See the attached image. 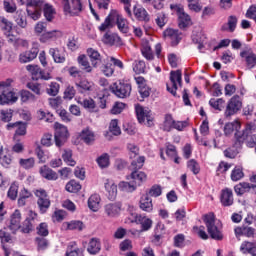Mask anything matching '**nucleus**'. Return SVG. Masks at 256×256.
Listing matches in <instances>:
<instances>
[{
    "label": "nucleus",
    "mask_w": 256,
    "mask_h": 256,
    "mask_svg": "<svg viewBox=\"0 0 256 256\" xmlns=\"http://www.w3.org/2000/svg\"><path fill=\"white\" fill-rule=\"evenodd\" d=\"M235 147H241L243 143H247V147L253 148L256 145V124L250 122L242 132H235Z\"/></svg>",
    "instance_id": "f257e3e1"
},
{
    "label": "nucleus",
    "mask_w": 256,
    "mask_h": 256,
    "mask_svg": "<svg viewBox=\"0 0 256 256\" xmlns=\"http://www.w3.org/2000/svg\"><path fill=\"white\" fill-rule=\"evenodd\" d=\"M204 223L211 239L223 241V225L220 221L215 220V214L209 213L204 215Z\"/></svg>",
    "instance_id": "f03ea898"
},
{
    "label": "nucleus",
    "mask_w": 256,
    "mask_h": 256,
    "mask_svg": "<svg viewBox=\"0 0 256 256\" xmlns=\"http://www.w3.org/2000/svg\"><path fill=\"white\" fill-rule=\"evenodd\" d=\"M11 83H13V80L11 79L0 82V105H9V103H16L17 99H19L17 97V94L13 91Z\"/></svg>",
    "instance_id": "7ed1b4c3"
},
{
    "label": "nucleus",
    "mask_w": 256,
    "mask_h": 256,
    "mask_svg": "<svg viewBox=\"0 0 256 256\" xmlns=\"http://www.w3.org/2000/svg\"><path fill=\"white\" fill-rule=\"evenodd\" d=\"M110 91L113 93V95L118 97V99H127L131 97L133 86H131V83L125 80H120L110 86Z\"/></svg>",
    "instance_id": "20e7f679"
},
{
    "label": "nucleus",
    "mask_w": 256,
    "mask_h": 256,
    "mask_svg": "<svg viewBox=\"0 0 256 256\" xmlns=\"http://www.w3.org/2000/svg\"><path fill=\"white\" fill-rule=\"evenodd\" d=\"M43 10V0H28L26 3L27 16L33 21H39L41 19V13Z\"/></svg>",
    "instance_id": "39448f33"
},
{
    "label": "nucleus",
    "mask_w": 256,
    "mask_h": 256,
    "mask_svg": "<svg viewBox=\"0 0 256 256\" xmlns=\"http://www.w3.org/2000/svg\"><path fill=\"white\" fill-rule=\"evenodd\" d=\"M243 109V100H241V96L234 95L228 102L224 111V117L229 119L233 117V115H237L239 111Z\"/></svg>",
    "instance_id": "423d86ee"
},
{
    "label": "nucleus",
    "mask_w": 256,
    "mask_h": 256,
    "mask_svg": "<svg viewBox=\"0 0 256 256\" xmlns=\"http://www.w3.org/2000/svg\"><path fill=\"white\" fill-rule=\"evenodd\" d=\"M54 129H55V145L56 147H63L65 145V141H67L69 137V130L66 128L65 125L56 122L54 124Z\"/></svg>",
    "instance_id": "0eeeda50"
},
{
    "label": "nucleus",
    "mask_w": 256,
    "mask_h": 256,
    "mask_svg": "<svg viewBox=\"0 0 256 256\" xmlns=\"http://www.w3.org/2000/svg\"><path fill=\"white\" fill-rule=\"evenodd\" d=\"M183 83L181 70L171 71L170 72V83L167 84V91L171 93L174 97L177 96L178 85L181 87Z\"/></svg>",
    "instance_id": "6e6552de"
},
{
    "label": "nucleus",
    "mask_w": 256,
    "mask_h": 256,
    "mask_svg": "<svg viewBox=\"0 0 256 256\" xmlns=\"http://www.w3.org/2000/svg\"><path fill=\"white\" fill-rule=\"evenodd\" d=\"M26 69L29 71V73H31L33 81H39V79L49 81L50 79H53L51 73L45 72L37 65H28L26 66Z\"/></svg>",
    "instance_id": "1a4fd4ad"
},
{
    "label": "nucleus",
    "mask_w": 256,
    "mask_h": 256,
    "mask_svg": "<svg viewBox=\"0 0 256 256\" xmlns=\"http://www.w3.org/2000/svg\"><path fill=\"white\" fill-rule=\"evenodd\" d=\"M37 200V205L40 209V213H47V210L51 207V200L49 199V195L43 189L36 190L35 192Z\"/></svg>",
    "instance_id": "9d476101"
},
{
    "label": "nucleus",
    "mask_w": 256,
    "mask_h": 256,
    "mask_svg": "<svg viewBox=\"0 0 256 256\" xmlns=\"http://www.w3.org/2000/svg\"><path fill=\"white\" fill-rule=\"evenodd\" d=\"M64 5L65 13H69L72 16H77L81 11H83V3L81 0H71V4L69 0H62Z\"/></svg>",
    "instance_id": "9b49d317"
},
{
    "label": "nucleus",
    "mask_w": 256,
    "mask_h": 256,
    "mask_svg": "<svg viewBox=\"0 0 256 256\" xmlns=\"http://www.w3.org/2000/svg\"><path fill=\"white\" fill-rule=\"evenodd\" d=\"M37 55H39V43H33L30 50L19 55V61L20 63H31V61L37 59Z\"/></svg>",
    "instance_id": "f8f14e48"
},
{
    "label": "nucleus",
    "mask_w": 256,
    "mask_h": 256,
    "mask_svg": "<svg viewBox=\"0 0 256 256\" xmlns=\"http://www.w3.org/2000/svg\"><path fill=\"white\" fill-rule=\"evenodd\" d=\"M176 13L178 15V25L180 29H187L192 22H191V16L189 14L185 13V10L181 6L176 7Z\"/></svg>",
    "instance_id": "ddd939ff"
},
{
    "label": "nucleus",
    "mask_w": 256,
    "mask_h": 256,
    "mask_svg": "<svg viewBox=\"0 0 256 256\" xmlns=\"http://www.w3.org/2000/svg\"><path fill=\"white\" fill-rule=\"evenodd\" d=\"M163 35L165 39H168L171 42L172 47H177L179 43H181V33H179V30L167 28Z\"/></svg>",
    "instance_id": "4468645a"
},
{
    "label": "nucleus",
    "mask_w": 256,
    "mask_h": 256,
    "mask_svg": "<svg viewBox=\"0 0 256 256\" xmlns=\"http://www.w3.org/2000/svg\"><path fill=\"white\" fill-rule=\"evenodd\" d=\"M136 117L139 123H145L147 121V125L151 127L153 125V120H151V114L148 110H145L142 106H136Z\"/></svg>",
    "instance_id": "2eb2a0df"
},
{
    "label": "nucleus",
    "mask_w": 256,
    "mask_h": 256,
    "mask_svg": "<svg viewBox=\"0 0 256 256\" xmlns=\"http://www.w3.org/2000/svg\"><path fill=\"white\" fill-rule=\"evenodd\" d=\"M48 53L52 56L54 63H65L67 60L64 48H50Z\"/></svg>",
    "instance_id": "dca6fc26"
},
{
    "label": "nucleus",
    "mask_w": 256,
    "mask_h": 256,
    "mask_svg": "<svg viewBox=\"0 0 256 256\" xmlns=\"http://www.w3.org/2000/svg\"><path fill=\"white\" fill-rule=\"evenodd\" d=\"M133 15L137 21H142L144 23H149L151 17L149 12L143 6H133Z\"/></svg>",
    "instance_id": "f3484780"
},
{
    "label": "nucleus",
    "mask_w": 256,
    "mask_h": 256,
    "mask_svg": "<svg viewBox=\"0 0 256 256\" xmlns=\"http://www.w3.org/2000/svg\"><path fill=\"white\" fill-rule=\"evenodd\" d=\"M240 57H242V59H245L248 69H253V67H255L256 54L253 53V50L251 48H246L245 50L240 52Z\"/></svg>",
    "instance_id": "a211bd4d"
},
{
    "label": "nucleus",
    "mask_w": 256,
    "mask_h": 256,
    "mask_svg": "<svg viewBox=\"0 0 256 256\" xmlns=\"http://www.w3.org/2000/svg\"><path fill=\"white\" fill-rule=\"evenodd\" d=\"M114 21L121 33H129V21L123 17L119 12L114 10Z\"/></svg>",
    "instance_id": "6ab92c4d"
},
{
    "label": "nucleus",
    "mask_w": 256,
    "mask_h": 256,
    "mask_svg": "<svg viewBox=\"0 0 256 256\" xmlns=\"http://www.w3.org/2000/svg\"><path fill=\"white\" fill-rule=\"evenodd\" d=\"M135 223H137V225H141V233L149 231V229L153 227V220L143 215H136Z\"/></svg>",
    "instance_id": "aec40b11"
},
{
    "label": "nucleus",
    "mask_w": 256,
    "mask_h": 256,
    "mask_svg": "<svg viewBox=\"0 0 256 256\" xmlns=\"http://www.w3.org/2000/svg\"><path fill=\"white\" fill-rule=\"evenodd\" d=\"M220 202L223 207H231L234 202L233 190L226 188L221 191Z\"/></svg>",
    "instance_id": "412c9836"
},
{
    "label": "nucleus",
    "mask_w": 256,
    "mask_h": 256,
    "mask_svg": "<svg viewBox=\"0 0 256 256\" xmlns=\"http://www.w3.org/2000/svg\"><path fill=\"white\" fill-rule=\"evenodd\" d=\"M20 227H21V211L15 210L10 218L9 229L10 231H12V233H15L19 231Z\"/></svg>",
    "instance_id": "4be33fe9"
},
{
    "label": "nucleus",
    "mask_w": 256,
    "mask_h": 256,
    "mask_svg": "<svg viewBox=\"0 0 256 256\" xmlns=\"http://www.w3.org/2000/svg\"><path fill=\"white\" fill-rule=\"evenodd\" d=\"M39 173L41 177L47 179V181H57V179H59L57 172L53 171V169L49 168L47 165L40 167Z\"/></svg>",
    "instance_id": "5701e85b"
},
{
    "label": "nucleus",
    "mask_w": 256,
    "mask_h": 256,
    "mask_svg": "<svg viewBox=\"0 0 256 256\" xmlns=\"http://www.w3.org/2000/svg\"><path fill=\"white\" fill-rule=\"evenodd\" d=\"M104 187L107 191L108 199L110 201H115L117 198V186L113 180L106 179L104 182Z\"/></svg>",
    "instance_id": "b1692460"
},
{
    "label": "nucleus",
    "mask_w": 256,
    "mask_h": 256,
    "mask_svg": "<svg viewBox=\"0 0 256 256\" xmlns=\"http://www.w3.org/2000/svg\"><path fill=\"white\" fill-rule=\"evenodd\" d=\"M87 55L90 58L92 67L97 68L101 65L102 60H101V54L99 53V51L93 48H88Z\"/></svg>",
    "instance_id": "393cba45"
},
{
    "label": "nucleus",
    "mask_w": 256,
    "mask_h": 256,
    "mask_svg": "<svg viewBox=\"0 0 256 256\" xmlns=\"http://www.w3.org/2000/svg\"><path fill=\"white\" fill-rule=\"evenodd\" d=\"M78 103L79 105L84 107L86 111H89V113H97V111H99V108H97V104L95 103V100H93L92 98L79 100Z\"/></svg>",
    "instance_id": "a878e982"
},
{
    "label": "nucleus",
    "mask_w": 256,
    "mask_h": 256,
    "mask_svg": "<svg viewBox=\"0 0 256 256\" xmlns=\"http://www.w3.org/2000/svg\"><path fill=\"white\" fill-rule=\"evenodd\" d=\"M141 54L147 61H153L155 59V54H153V49H151L149 41L142 42Z\"/></svg>",
    "instance_id": "bb28decb"
},
{
    "label": "nucleus",
    "mask_w": 256,
    "mask_h": 256,
    "mask_svg": "<svg viewBox=\"0 0 256 256\" xmlns=\"http://www.w3.org/2000/svg\"><path fill=\"white\" fill-rule=\"evenodd\" d=\"M15 23L21 29H27V14L23 10H17L14 16Z\"/></svg>",
    "instance_id": "cd10ccee"
},
{
    "label": "nucleus",
    "mask_w": 256,
    "mask_h": 256,
    "mask_svg": "<svg viewBox=\"0 0 256 256\" xmlns=\"http://www.w3.org/2000/svg\"><path fill=\"white\" fill-rule=\"evenodd\" d=\"M63 33L59 30H52V31H48L43 33L40 36V42L41 43H47V41H51L53 39H59V37H62Z\"/></svg>",
    "instance_id": "c85d7f7f"
},
{
    "label": "nucleus",
    "mask_w": 256,
    "mask_h": 256,
    "mask_svg": "<svg viewBox=\"0 0 256 256\" xmlns=\"http://www.w3.org/2000/svg\"><path fill=\"white\" fill-rule=\"evenodd\" d=\"M0 29L5 37H9L11 31H13V22L9 21L5 16H0Z\"/></svg>",
    "instance_id": "c756f323"
},
{
    "label": "nucleus",
    "mask_w": 256,
    "mask_h": 256,
    "mask_svg": "<svg viewBox=\"0 0 256 256\" xmlns=\"http://www.w3.org/2000/svg\"><path fill=\"white\" fill-rule=\"evenodd\" d=\"M35 217H37V213L30 211V218H27L20 228L22 233H31V231H33V221H35Z\"/></svg>",
    "instance_id": "7c9ffc66"
},
{
    "label": "nucleus",
    "mask_w": 256,
    "mask_h": 256,
    "mask_svg": "<svg viewBox=\"0 0 256 256\" xmlns=\"http://www.w3.org/2000/svg\"><path fill=\"white\" fill-rule=\"evenodd\" d=\"M105 213L108 217H117L119 213H121V204L120 203H110L107 204L105 207Z\"/></svg>",
    "instance_id": "2f4dec72"
},
{
    "label": "nucleus",
    "mask_w": 256,
    "mask_h": 256,
    "mask_svg": "<svg viewBox=\"0 0 256 256\" xmlns=\"http://www.w3.org/2000/svg\"><path fill=\"white\" fill-rule=\"evenodd\" d=\"M87 251L90 255H97V253L101 251V241L97 238H91L88 243Z\"/></svg>",
    "instance_id": "473e14b6"
},
{
    "label": "nucleus",
    "mask_w": 256,
    "mask_h": 256,
    "mask_svg": "<svg viewBox=\"0 0 256 256\" xmlns=\"http://www.w3.org/2000/svg\"><path fill=\"white\" fill-rule=\"evenodd\" d=\"M140 209L146 211V213H151L153 211V200L149 195H143L140 199Z\"/></svg>",
    "instance_id": "72a5a7b5"
},
{
    "label": "nucleus",
    "mask_w": 256,
    "mask_h": 256,
    "mask_svg": "<svg viewBox=\"0 0 256 256\" xmlns=\"http://www.w3.org/2000/svg\"><path fill=\"white\" fill-rule=\"evenodd\" d=\"M115 10H112L110 14L105 18L104 22L98 27L99 31H107L113 27V21H115Z\"/></svg>",
    "instance_id": "f704fd0d"
},
{
    "label": "nucleus",
    "mask_w": 256,
    "mask_h": 256,
    "mask_svg": "<svg viewBox=\"0 0 256 256\" xmlns=\"http://www.w3.org/2000/svg\"><path fill=\"white\" fill-rule=\"evenodd\" d=\"M235 234L244 235L245 237H253L255 235V228L244 224L241 227L235 228Z\"/></svg>",
    "instance_id": "c9c22d12"
},
{
    "label": "nucleus",
    "mask_w": 256,
    "mask_h": 256,
    "mask_svg": "<svg viewBox=\"0 0 256 256\" xmlns=\"http://www.w3.org/2000/svg\"><path fill=\"white\" fill-rule=\"evenodd\" d=\"M131 179H133L135 183L134 185H136V187H139V185H141L143 181H147V174H145V172L134 170L131 173Z\"/></svg>",
    "instance_id": "e433bc0d"
},
{
    "label": "nucleus",
    "mask_w": 256,
    "mask_h": 256,
    "mask_svg": "<svg viewBox=\"0 0 256 256\" xmlns=\"http://www.w3.org/2000/svg\"><path fill=\"white\" fill-rule=\"evenodd\" d=\"M16 128V135H26L27 134V126L25 123L16 122V123H9L7 124V129H15Z\"/></svg>",
    "instance_id": "4c0bfd02"
},
{
    "label": "nucleus",
    "mask_w": 256,
    "mask_h": 256,
    "mask_svg": "<svg viewBox=\"0 0 256 256\" xmlns=\"http://www.w3.org/2000/svg\"><path fill=\"white\" fill-rule=\"evenodd\" d=\"M62 159L64 163L68 164L70 167H75L77 162L73 159V150L64 149L62 153Z\"/></svg>",
    "instance_id": "58836bf2"
},
{
    "label": "nucleus",
    "mask_w": 256,
    "mask_h": 256,
    "mask_svg": "<svg viewBox=\"0 0 256 256\" xmlns=\"http://www.w3.org/2000/svg\"><path fill=\"white\" fill-rule=\"evenodd\" d=\"M237 29V17L236 16H229L227 24H224L221 28L222 31H229L233 33Z\"/></svg>",
    "instance_id": "ea45409f"
},
{
    "label": "nucleus",
    "mask_w": 256,
    "mask_h": 256,
    "mask_svg": "<svg viewBox=\"0 0 256 256\" xmlns=\"http://www.w3.org/2000/svg\"><path fill=\"white\" fill-rule=\"evenodd\" d=\"M101 203V197L99 194H93L88 199V207L91 211H99V204Z\"/></svg>",
    "instance_id": "a19ab883"
},
{
    "label": "nucleus",
    "mask_w": 256,
    "mask_h": 256,
    "mask_svg": "<svg viewBox=\"0 0 256 256\" xmlns=\"http://www.w3.org/2000/svg\"><path fill=\"white\" fill-rule=\"evenodd\" d=\"M78 64L85 73H91L93 71V66H91L85 55H80L78 57Z\"/></svg>",
    "instance_id": "79ce46f5"
},
{
    "label": "nucleus",
    "mask_w": 256,
    "mask_h": 256,
    "mask_svg": "<svg viewBox=\"0 0 256 256\" xmlns=\"http://www.w3.org/2000/svg\"><path fill=\"white\" fill-rule=\"evenodd\" d=\"M42 9H44V17L46 20L51 22L53 19H55V8H53L52 5L45 4V2H43Z\"/></svg>",
    "instance_id": "37998d69"
},
{
    "label": "nucleus",
    "mask_w": 256,
    "mask_h": 256,
    "mask_svg": "<svg viewBox=\"0 0 256 256\" xmlns=\"http://www.w3.org/2000/svg\"><path fill=\"white\" fill-rule=\"evenodd\" d=\"M239 129H241V123L239 121H234L231 123H227L224 126V133L225 135H231L233 131L240 132Z\"/></svg>",
    "instance_id": "c03bdc74"
},
{
    "label": "nucleus",
    "mask_w": 256,
    "mask_h": 256,
    "mask_svg": "<svg viewBox=\"0 0 256 256\" xmlns=\"http://www.w3.org/2000/svg\"><path fill=\"white\" fill-rule=\"evenodd\" d=\"M80 137H81L82 141H84V143H86L87 145H89L90 143H93V141H95V134L93 133V131H91L89 129H84L81 132Z\"/></svg>",
    "instance_id": "a18cd8bd"
},
{
    "label": "nucleus",
    "mask_w": 256,
    "mask_h": 256,
    "mask_svg": "<svg viewBox=\"0 0 256 256\" xmlns=\"http://www.w3.org/2000/svg\"><path fill=\"white\" fill-rule=\"evenodd\" d=\"M76 87L80 93H83L84 91H93V82L81 80L80 82H76Z\"/></svg>",
    "instance_id": "49530a36"
},
{
    "label": "nucleus",
    "mask_w": 256,
    "mask_h": 256,
    "mask_svg": "<svg viewBox=\"0 0 256 256\" xmlns=\"http://www.w3.org/2000/svg\"><path fill=\"white\" fill-rule=\"evenodd\" d=\"M147 66L145 65V61L143 60H135L132 64V69L134 73L137 75H141V73H145V69Z\"/></svg>",
    "instance_id": "de8ad7c7"
},
{
    "label": "nucleus",
    "mask_w": 256,
    "mask_h": 256,
    "mask_svg": "<svg viewBox=\"0 0 256 256\" xmlns=\"http://www.w3.org/2000/svg\"><path fill=\"white\" fill-rule=\"evenodd\" d=\"M65 225L70 231H81L82 229H85V225L79 220L66 222Z\"/></svg>",
    "instance_id": "09e8293b"
},
{
    "label": "nucleus",
    "mask_w": 256,
    "mask_h": 256,
    "mask_svg": "<svg viewBox=\"0 0 256 256\" xmlns=\"http://www.w3.org/2000/svg\"><path fill=\"white\" fill-rule=\"evenodd\" d=\"M209 105L212 106L213 109H215L216 111H223L224 107H225V100L223 98H212L209 101Z\"/></svg>",
    "instance_id": "8fccbe9b"
},
{
    "label": "nucleus",
    "mask_w": 256,
    "mask_h": 256,
    "mask_svg": "<svg viewBox=\"0 0 256 256\" xmlns=\"http://www.w3.org/2000/svg\"><path fill=\"white\" fill-rule=\"evenodd\" d=\"M118 189H120V191H123L124 193H133V191L137 189V185L123 181L119 183Z\"/></svg>",
    "instance_id": "3c124183"
},
{
    "label": "nucleus",
    "mask_w": 256,
    "mask_h": 256,
    "mask_svg": "<svg viewBox=\"0 0 256 256\" xmlns=\"http://www.w3.org/2000/svg\"><path fill=\"white\" fill-rule=\"evenodd\" d=\"M97 163L100 169H107L109 167V154L103 153L101 156L97 158Z\"/></svg>",
    "instance_id": "603ef678"
},
{
    "label": "nucleus",
    "mask_w": 256,
    "mask_h": 256,
    "mask_svg": "<svg viewBox=\"0 0 256 256\" xmlns=\"http://www.w3.org/2000/svg\"><path fill=\"white\" fill-rule=\"evenodd\" d=\"M66 191H68V193H77L81 191V184L75 180H71L66 184Z\"/></svg>",
    "instance_id": "864d4df0"
},
{
    "label": "nucleus",
    "mask_w": 256,
    "mask_h": 256,
    "mask_svg": "<svg viewBox=\"0 0 256 256\" xmlns=\"http://www.w3.org/2000/svg\"><path fill=\"white\" fill-rule=\"evenodd\" d=\"M175 125V120H173V116L171 114H167L164 119L163 130L171 131Z\"/></svg>",
    "instance_id": "5fc2aeb1"
},
{
    "label": "nucleus",
    "mask_w": 256,
    "mask_h": 256,
    "mask_svg": "<svg viewBox=\"0 0 256 256\" xmlns=\"http://www.w3.org/2000/svg\"><path fill=\"white\" fill-rule=\"evenodd\" d=\"M144 164H145V156H140L136 160H133L131 162V169L133 171H139V169L143 168Z\"/></svg>",
    "instance_id": "6e6d98bb"
},
{
    "label": "nucleus",
    "mask_w": 256,
    "mask_h": 256,
    "mask_svg": "<svg viewBox=\"0 0 256 256\" xmlns=\"http://www.w3.org/2000/svg\"><path fill=\"white\" fill-rule=\"evenodd\" d=\"M19 163L21 167H23V169H33V167H35V158L33 157L27 158V159L21 158L19 160Z\"/></svg>",
    "instance_id": "4d7b16f0"
},
{
    "label": "nucleus",
    "mask_w": 256,
    "mask_h": 256,
    "mask_svg": "<svg viewBox=\"0 0 256 256\" xmlns=\"http://www.w3.org/2000/svg\"><path fill=\"white\" fill-rule=\"evenodd\" d=\"M59 89H60L59 83L51 82L49 85V88L46 89V92L48 95L55 97V96L59 95Z\"/></svg>",
    "instance_id": "13d9d810"
},
{
    "label": "nucleus",
    "mask_w": 256,
    "mask_h": 256,
    "mask_svg": "<svg viewBox=\"0 0 256 256\" xmlns=\"http://www.w3.org/2000/svg\"><path fill=\"white\" fill-rule=\"evenodd\" d=\"M3 5H4V10L6 11V13L17 12V4H15V2L10 1V0H4Z\"/></svg>",
    "instance_id": "bf43d9fd"
},
{
    "label": "nucleus",
    "mask_w": 256,
    "mask_h": 256,
    "mask_svg": "<svg viewBox=\"0 0 256 256\" xmlns=\"http://www.w3.org/2000/svg\"><path fill=\"white\" fill-rule=\"evenodd\" d=\"M109 131L112 135L118 136L121 135V128L119 127V121L112 120L110 122Z\"/></svg>",
    "instance_id": "052dcab7"
},
{
    "label": "nucleus",
    "mask_w": 256,
    "mask_h": 256,
    "mask_svg": "<svg viewBox=\"0 0 256 256\" xmlns=\"http://www.w3.org/2000/svg\"><path fill=\"white\" fill-rule=\"evenodd\" d=\"M56 113L59 115L61 120L64 121V123H71V115L69 112H67V110L60 108L56 110Z\"/></svg>",
    "instance_id": "680f3d73"
},
{
    "label": "nucleus",
    "mask_w": 256,
    "mask_h": 256,
    "mask_svg": "<svg viewBox=\"0 0 256 256\" xmlns=\"http://www.w3.org/2000/svg\"><path fill=\"white\" fill-rule=\"evenodd\" d=\"M187 167L192 171L194 175H198V173L201 171V168L199 166V163L195 161V159H191L187 162Z\"/></svg>",
    "instance_id": "e2e57ef3"
},
{
    "label": "nucleus",
    "mask_w": 256,
    "mask_h": 256,
    "mask_svg": "<svg viewBox=\"0 0 256 256\" xmlns=\"http://www.w3.org/2000/svg\"><path fill=\"white\" fill-rule=\"evenodd\" d=\"M20 97L23 103H27V101H35V99H37L35 95H33L31 92L27 90H22L20 92Z\"/></svg>",
    "instance_id": "0e129e2a"
},
{
    "label": "nucleus",
    "mask_w": 256,
    "mask_h": 256,
    "mask_svg": "<svg viewBox=\"0 0 256 256\" xmlns=\"http://www.w3.org/2000/svg\"><path fill=\"white\" fill-rule=\"evenodd\" d=\"M155 23L160 27V29H163V27L167 25V16L165 15V13H158L155 19Z\"/></svg>",
    "instance_id": "69168bd1"
},
{
    "label": "nucleus",
    "mask_w": 256,
    "mask_h": 256,
    "mask_svg": "<svg viewBox=\"0 0 256 256\" xmlns=\"http://www.w3.org/2000/svg\"><path fill=\"white\" fill-rule=\"evenodd\" d=\"M255 247V243L249 242V241H244L241 246H240V251H242L244 254L245 253H251L253 251V248Z\"/></svg>",
    "instance_id": "338daca9"
},
{
    "label": "nucleus",
    "mask_w": 256,
    "mask_h": 256,
    "mask_svg": "<svg viewBox=\"0 0 256 256\" xmlns=\"http://www.w3.org/2000/svg\"><path fill=\"white\" fill-rule=\"evenodd\" d=\"M245 177L243 170L241 168H234L231 173L232 181H241V178Z\"/></svg>",
    "instance_id": "774afa93"
}]
</instances>
